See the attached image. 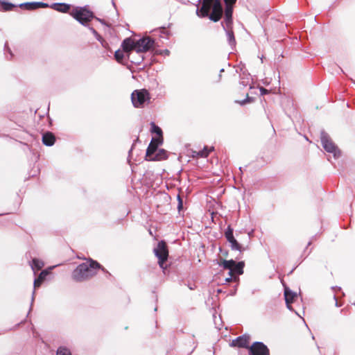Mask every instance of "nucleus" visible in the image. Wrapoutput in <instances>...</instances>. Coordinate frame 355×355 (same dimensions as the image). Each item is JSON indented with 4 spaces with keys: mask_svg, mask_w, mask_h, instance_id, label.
Segmentation results:
<instances>
[{
    "mask_svg": "<svg viewBox=\"0 0 355 355\" xmlns=\"http://www.w3.org/2000/svg\"><path fill=\"white\" fill-rule=\"evenodd\" d=\"M95 269L107 272L98 261L89 259L88 261L79 264L72 272L71 278L76 282H83L96 275Z\"/></svg>",
    "mask_w": 355,
    "mask_h": 355,
    "instance_id": "nucleus-1",
    "label": "nucleus"
},
{
    "mask_svg": "<svg viewBox=\"0 0 355 355\" xmlns=\"http://www.w3.org/2000/svg\"><path fill=\"white\" fill-rule=\"evenodd\" d=\"M70 15L80 24L89 26L88 23L95 17L92 11L87 9L86 6L76 7Z\"/></svg>",
    "mask_w": 355,
    "mask_h": 355,
    "instance_id": "nucleus-2",
    "label": "nucleus"
},
{
    "mask_svg": "<svg viewBox=\"0 0 355 355\" xmlns=\"http://www.w3.org/2000/svg\"><path fill=\"white\" fill-rule=\"evenodd\" d=\"M320 141L324 149L329 153H332L335 159L340 155V151L337 146L333 142L327 132L324 130L320 131Z\"/></svg>",
    "mask_w": 355,
    "mask_h": 355,
    "instance_id": "nucleus-3",
    "label": "nucleus"
},
{
    "mask_svg": "<svg viewBox=\"0 0 355 355\" xmlns=\"http://www.w3.org/2000/svg\"><path fill=\"white\" fill-rule=\"evenodd\" d=\"M150 94L146 89H136L131 94V101L135 107H142L150 101Z\"/></svg>",
    "mask_w": 355,
    "mask_h": 355,
    "instance_id": "nucleus-4",
    "label": "nucleus"
},
{
    "mask_svg": "<svg viewBox=\"0 0 355 355\" xmlns=\"http://www.w3.org/2000/svg\"><path fill=\"white\" fill-rule=\"evenodd\" d=\"M223 12V8L221 0H214L209 5V12L207 17L214 22H218L221 19Z\"/></svg>",
    "mask_w": 355,
    "mask_h": 355,
    "instance_id": "nucleus-5",
    "label": "nucleus"
},
{
    "mask_svg": "<svg viewBox=\"0 0 355 355\" xmlns=\"http://www.w3.org/2000/svg\"><path fill=\"white\" fill-rule=\"evenodd\" d=\"M155 40L150 37H143L135 41V52L140 55L154 48Z\"/></svg>",
    "mask_w": 355,
    "mask_h": 355,
    "instance_id": "nucleus-6",
    "label": "nucleus"
},
{
    "mask_svg": "<svg viewBox=\"0 0 355 355\" xmlns=\"http://www.w3.org/2000/svg\"><path fill=\"white\" fill-rule=\"evenodd\" d=\"M248 355H270V349L263 342L255 341L248 347Z\"/></svg>",
    "mask_w": 355,
    "mask_h": 355,
    "instance_id": "nucleus-7",
    "label": "nucleus"
},
{
    "mask_svg": "<svg viewBox=\"0 0 355 355\" xmlns=\"http://www.w3.org/2000/svg\"><path fill=\"white\" fill-rule=\"evenodd\" d=\"M214 0H198L195 6L197 7L196 15L199 17H206L208 16L209 5Z\"/></svg>",
    "mask_w": 355,
    "mask_h": 355,
    "instance_id": "nucleus-8",
    "label": "nucleus"
},
{
    "mask_svg": "<svg viewBox=\"0 0 355 355\" xmlns=\"http://www.w3.org/2000/svg\"><path fill=\"white\" fill-rule=\"evenodd\" d=\"M250 338V336L248 334H243L242 336H238L232 340L230 346L238 347L239 348H246L248 349V347H250L248 345Z\"/></svg>",
    "mask_w": 355,
    "mask_h": 355,
    "instance_id": "nucleus-9",
    "label": "nucleus"
},
{
    "mask_svg": "<svg viewBox=\"0 0 355 355\" xmlns=\"http://www.w3.org/2000/svg\"><path fill=\"white\" fill-rule=\"evenodd\" d=\"M19 7L27 10H34L40 8H49V4L42 1L24 2L19 4Z\"/></svg>",
    "mask_w": 355,
    "mask_h": 355,
    "instance_id": "nucleus-10",
    "label": "nucleus"
},
{
    "mask_svg": "<svg viewBox=\"0 0 355 355\" xmlns=\"http://www.w3.org/2000/svg\"><path fill=\"white\" fill-rule=\"evenodd\" d=\"M49 272L47 270H43L37 278L34 279V289L33 291L32 297H31V306L33 304V302L35 300V288L40 286L42 282L45 280L46 276L49 275Z\"/></svg>",
    "mask_w": 355,
    "mask_h": 355,
    "instance_id": "nucleus-11",
    "label": "nucleus"
},
{
    "mask_svg": "<svg viewBox=\"0 0 355 355\" xmlns=\"http://www.w3.org/2000/svg\"><path fill=\"white\" fill-rule=\"evenodd\" d=\"M154 252L157 257L158 256L168 257V252L166 243L164 241H159L157 243V248H155L154 249Z\"/></svg>",
    "mask_w": 355,
    "mask_h": 355,
    "instance_id": "nucleus-12",
    "label": "nucleus"
},
{
    "mask_svg": "<svg viewBox=\"0 0 355 355\" xmlns=\"http://www.w3.org/2000/svg\"><path fill=\"white\" fill-rule=\"evenodd\" d=\"M71 7V4L67 3H53L49 5V8L60 12L67 13L69 12Z\"/></svg>",
    "mask_w": 355,
    "mask_h": 355,
    "instance_id": "nucleus-13",
    "label": "nucleus"
},
{
    "mask_svg": "<svg viewBox=\"0 0 355 355\" xmlns=\"http://www.w3.org/2000/svg\"><path fill=\"white\" fill-rule=\"evenodd\" d=\"M121 46L125 53H130L132 50L135 51V41L131 37H127L123 40Z\"/></svg>",
    "mask_w": 355,
    "mask_h": 355,
    "instance_id": "nucleus-14",
    "label": "nucleus"
},
{
    "mask_svg": "<svg viewBox=\"0 0 355 355\" xmlns=\"http://www.w3.org/2000/svg\"><path fill=\"white\" fill-rule=\"evenodd\" d=\"M42 141L44 145L52 146L55 142V137L51 132L47 131L43 133Z\"/></svg>",
    "mask_w": 355,
    "mask_h": 355,
    "instance_id": "nucleus-15",
    "label": "nucleus"
},
{
    "mask_svg": "<svg viewBox=\"0 0 355 355\" xmlns=\"http://www.w3.org/2000/svg\"><path fill=\"white\" fill-rule=\"evenodd\" d=\"M168 151L165 149H158L157 153L150 158H148L149 162L161 161L168 159Z\"/></svg>",
    "mask_w": 355,
    "mask_h": 355,
    "instance_id": "nucleus-16",
    "label": "nucleus"
},
{
    "mask_svg": "<svg viewBox=\"0 0 355 355\" xmlns=\"http://www.w3.org/2000/svg\"><path fill=\"white\" fill-rule=\"evenodd\" d=\"M221 25H222L224 31H225L227 42L230 44V46L232 48L236 46V40H235L234 34L233 31L232 30V28H226L223 22L221 23Z\"/></svg>",
    "mask_w": 355,
    "mask_h": 355,
    "instance_id": "nucleus-17",
    "label": "nucleus"
},
{
    "mask_svg": "<svg viewBox=\"0 0 355 355\" xmlns=\"http://www.w3.org/2000/svg\"><path fill=\"white\" fill-rule=\"evenodd\" d=\"M296 297H297V293L295 292H293L288 288H285L284 299H285L286 305H288V304L293 303Z\"/></svg>",
    "mask_w": 355,
    "mask_h": 355,
    "instance_id": "nucleus-18",
    "label": "nucleus"
},
{
    "mask_svg": "<svg viewBox=\"0 0 355 355\" xmlns=\"http://www.w3.org/2000/svg\"><path fill=\"white\" fill-rule=\"evenodd\" d=\"M157 150L158 147L152 142H150L146 151L145 160L148 161V158L153 157Z\"/></svg>",
    "mask_w": 355,
    "mask_h": 355,
    "instance_id": "nucleus-19",
    "label": "nucleus"
},
{
    "mask_svg": "<svg viewBox=\"0 0 355 355\" xmlns=\"http://www.w3.org/2000/svg\"><path fill=\"white\" fill-rule=\"evenodd\" d=\"M227 241L230 243V247L232 250H237L241 253L245 250L235 238L227 240Z\"/></svg>",
    "mask_w": 355,
    "mask_h": 355,
    "instance_id": "nucleus-20",
    "label": "nucleus"
},
{
    "mask_svg": "<svg viewBox=\"0 0 355 355\" xmlns=\"http://www.w3.org/2000/svg\"><path fill=\"white\" fill-rule=\"evenodd\" d=\"M219 266L223 267V269L229 270L230 271V269H232L234 266L237 263L236 261L234 259H230V260H225L223 259L220 262L218 263Z\"/></svg>",
    "mask_w": 355,
    "mask_h": 355,
    "instance_id": "nucleus-21",
    "label": "nucleus"
},
{
    "mask_svg": "<svg viewBox=\"0 0 355 355\" xmlns=\"http://www.w3.org/2000/svg\"><path fill=\"white\" fill-rule=\"evenodd\" d=\"M245 266V262L243 261L237 262L234 267L232 268L233 270V275L234 274L237 275H241L243 274V268Z\"/></svg>",
    "mask_w": 355,
    "mask_h": 355,
    "instance_id": "nucleus-22",
    "label": "nucleus"
},
{
    "mask_svg": "<svg viewBox=\"0 0 355 355\" xmlns=\"http://www.w3.org/2000/svg\"><path fill=\"white\" fill-rule=\"evenodd\" d=\"M150 132L157 135V137H163V132L160 127L157 125L155 122L150 123Z\"/></svg>",
    "mask_w": 355,
    "mask_h": 355,
    "instance_id": "nucleus-23",
    "label": "nucleus"
},
{
    "mask_svg": "<svg viewBox=\"0 0 355 355\" xmlns=\"http://www.w3.org/2000/svg\"><path fill=\"white\" fill-rule=\"evenodd\" d=\"M31 266L33 270H40L44 266V262L38 259L34 258L32 260Z\"/></svg>",
    "mask_w": 355,
    "mask_h": 355,
    "instance_id": "nucleus-24",
    "label": "nucleus"
},
{
    "mask_svg": "<svg viewBox=\"0 0 355 355\" xmlns=\"http://www.w3.org/2000/svg\"><path fill=\"white\" fill-rule=\"evenodd\" d=\"M0 5L4 11H10L17 7L15 4L6 1H0Z\"/></svg>",
    "mask_w": 355,
    "mask_h": 355,
    "instance_id": "nucleus-25",
    "label": "nucleus"
},
{
    "mask_svg": "<svg viewBox=\"0 0 355 355\" xmlns=\"http://www.w3.org/2000/svg\"><path fill=\"white\" fill-rule=\"evenodd\" d=\"M56 355H71L69 348L65 346H60L56 351Z\"/></svg>",
    "mask_w": 355,
    "mask_h": 355,
    "instance_id": "nucleus-26",
    "label": "nucleus"
},
{
    "mask_svg": "<svg viewBox=\"0 0 355 355\" xmlns=\"http://www.w3.org/2000/svg\"><path fill=\"white\" fill-rule=\"evenodd\" d=\"M214 148L212 146L211 148H208L207 146H205L204 148L199 151L198 155L201 157H207L210 152L214 150Z\"/></svg>",
    "mask_w": 355,
    "mask_h": 355,
    "instance_id": "nucleus-27",
    "label": "nucleus"
},
{
    "mask_svg": "<svg viewBox=\"0 0 355 355\" xmlns=\"http://www.w3.org/2000/svg\"><path fill=\"white\" fill-rule=\"evenodd\" d=\"M225 11H224L225 15H231V16H232L234 6L235 4L230 3H225Z\"/></svg>",
    "mask_w": 355,
    "mask_h": 355,
    "instance_id": "nucleus-28",
    "label": "nucleus"
},
{
    "mask_svg": "<svg viewBox=\"0 0 355 355\" xmlns=\"http://www.w3.org/2000/svg\"><path fill=\"white\" fill-rule=\"evenodd\" d=\"M233 233H234L233 228L230 225H228L225 232V236L227 241L230 240L232 238H234Z\"/></svg>",
    "mask_w": 355,
    "mask_h": 355,
    "instance_id": "nucleus-29",
    "label": "nucleus"
},
{
    "mask_svg": "<svg viewBox=\"0 0 355 355\" xmlns=\"http://www.w3.org/2000/svg\"><path fill=\"white\" fill-rule=\"evenodd\" d=\"M123 52L124 51H122L120 49H118L114 53V58L119 63L122 62V60H123V59L124 58Z\"/></svg>",
    "mask_w": 355,
    "mask_h": 355,
    "instance_id": "nucleus-30",
    "label": "nucleus"
},
{
    "mask_svg": "<svg viewBox=\"0 0 355 355\" xmlns=\"http://www.w3.org/2000/svg\"><path fill=\"white\" fill-rule=\"evenodd\" d=\"M240 85H241L243 87H247L250 85V74L248 73L245 76H243L241 78L240 80Z\"/></svg>",
    "mask_w": 355,
    "mask_h": 355,
    "instance_id": "nucleus-31",
    "label": "nucleus"
},
{
    "mask_svg": "<svg viewBox=\"0 0 355 355\" xmlns=\"http://www.w3.org/2000/svg\"><path fill=\"white\" fill-rule=\"evenodd\" d=\"M232 16L225 15V27L226 28H232Z\"/></svg>",
    "mask_w": 355,
    "mask_h": 355,
    "instance_id": "nucleus-32",
    "label": "nucleus"
},
{
    "mask_svg": "<svg viewBox=\"0 0 355 355\" xmlns=\"http://www.w3.org/2000/svg\"><path fill=\"white\" fill-rule=\"evenodd\" d=\"M150 142H152L153 144H154V145L159 147V146L163 144V142H164L163 137H153L151 139Z\"/></svg>",
    "mask_w": 355,
    "mask_h": 355,
    "instance_id": "nucleus-33",
    "label": "nucleus"
},
{
    "mask_svg": "<svg viewBox=\"0 0 355 355\" xmlns=\"http://www.w3.org/2000/svg\"><path fill=\"white\" fill-rule=\"evenodd\" d=\"M229 277L225 279L226 282H230L231 281L237 282L239 280V278L237 276L233 275V270L230 269V271L228 272Z\"/></svg>",
    "mask_w": 355,
    "mask_h": 355,
    "instance_id": "nucleus-34",
    "label": "nucleus"
},
{
    "mask_svg": "<svg viewBox=\"0 0 355 355\" xmlns=\"http://www.w3.org/2000/svg\"><path fill=\"white\" fill-rule=\"evenodd\" d=\"M253 101L252 97H250L248 94H247V96L245 99L242 101H236L235 103L240 104L241 105H244L247 103H251Z\"/></svg>",
    "mask_w": 355,
    "mask_h": 355,
    "instance_id": "nucleus-35",
    "label": "nucleus"
},
{
    "mask_svg": "<svg viewBox=\"0 0 355 355\" xmlns=\"http://www.w3.org/2000/svg\"><path fill=\"white\" fill-rule=\"evenodd\" d=\"M88 28L89 29V31L92 33V34L94 35V36L95 37V38L99 41V42H102L103 40V38L102 37L98 34V33L93 28V27H91V26H87Z\"/></svg>",
    "mask_w": 355,
    "mask_h": 355,
    "instance_id": "nucleus-36",
    "label": "nucleus"
},
{
    "mask_svg": "<svg viewBox=\"0 0 355 355\" xmlns=\"http://www.w3.org/2000/svg\"><path fill=\"white\" fill-rule=\"evenodd\" d=\"M177 200H178V210L179 212H180L183 209V200L181 198L180 194H178Z\"/></svg>",
    "mask_w": 355,
    "mask_h": 355,
    "instance_id": "nucleus-37",
    "label": "nucleus"
},
{
    "mask_svg": "<svg viewBox=\"0 0 355 355\" xmlns=\"http://www.w3.org/2000/svg\"><path fill=\"white\" fill-rule=\"evenodd\" d=\"M158 263L160 268L165 269V267L164 266V262L167 260L168 257H162L158 256Z\"/></svg>",
    "mask_w": 355,
    "mask_h": 355,
    "instance_id": "nucleus-38",
    "label": "nucleus"
},
{
    "mask_svg": "<svg viewBox=\"0 0 355 355\" xmlns=\"http://www.w3.org/2000/svg\"><path fill=\"white\" fill-rule=\"evenodd\" d=\"M155 54H157V55H169L170 54V51L168 50V49H164V50H155Z\"/></svg>",
    "mask_w": 355,
    "mask_h": 355,
    "instance_id": "nucleus-39",
    "label": "nucleus"
},
{
    "mask_svg": "<svg viewBox=\"0 0 355 355\" xmlns=\"http://www.w3.org/2000/svg\"><path fill=\"white\" fill-rule=\"evenodd\" d=\"M236 72L242 73L243 76H245V75L248 74V73H245L246 69H245V66L243 64L239 66V71L237 69Z\"/></svg>",
    "mask_w": 355,
    "mask_h": 355,
    "instance_id": "nucleus-40",
    "label": "nucleus"
},
{
    "mask_svg": "<svg viewBox=\"0 0 355 355\" xmlns=\"http://www.w3.org/2000/svg\"><path fill=\"white\" fill-rule=\"evenodd\" d=\"M143 60H144V58L142 56H139V58H137V60H131V62L139 65L141 63Z\"/></svg>",
    "mask_w": 355,
    "mask_h": 355,
    "instance_id": "nucleus-41",
    "label": "nucleus"
},
{
    "mask_svg": "<svg viewBox=\"0 0 355 355\" xmlns=\"http://www.w3.org/2000/svg\"><path fill=\"white\" fill-rule=\"evenodd\" d=\"M259 91L261 95H265L269 93L268 90L264 87H260Z\"/></svg>",
    "mask_w": 355,
    "mask_h": 355,
    "instance_id": "nucleus-42",
    "label": "nucleus"
},
{
    "mask_svg": "<svg viewBox=\"0 0 355 355\" xmlns=\"http://www.w3.org/2000/svg\"><path fill=\"white\" fill-rule=\"evenodd\" d=\"M225 3H234L235 4L236 3L237 0H223Z\"/></svg>",
    "mask_w": 355,
    "mask_h": 355,
    "instance_id": "nucleus-43",
    "label": "nucleus"
},
{
    "mask_svg": "<svg viewBox=\"0 0 355 355\" xmlns=\"http://www.w3.org/2000/svg\"><path fill=\"white\" fill-rule=\"evenodd\" d=\"M219 250L220 252H221L223 253V255L225 256V257H227L228 255V252L227 251H224L223 252L221 248H219Z\"/></svg>",
    "mask_w": 355,
    "mask_h": 355,
    "instance_id": "nucleus-44",
    "label": "nucleus"
},
{
    "mask_svg": "<svg viewBox=\"0 0 355 355\" xmlns=\"http://www.w3.org/2000/svg\"><path fill=\"white\" fill-rule=\"evenodd\" d=\"M94 18H95L96 20H98V21H100L101 24H105V21H104L103 19H101L98 18V17H95Z\"/></svg>",
    "mask_w": 355,
    "mask_h": 355,
    "instance_id": "nucleus-45",
    "label": "nucleus"
},
{
    "mask_svg": "<svg viewBox=\"0 0 355 355\" xmlns=\"http://www.w3.org/2000/svg\"><path fill=\"white\" fill-rule=\"evenodd\" d=\"M334 299L335 300L336 306H338L339 305L338 304V300H337L336 296L335 295H334Z\"/></svg>",
    "mask_w": 355,
    "mask_h": 355,
    "instance_id": "nucleus-46",
    "label": "nucleus"
},
{
    "mask_svg": "<svg viewBox=\"0 0 355 355\" xmlns=\"http://www.w3.org/2000/svg\"><path fill=\"white\" fill-rule=\"evenodd\" d=\"M311 243H312V241L311 240V241H309L308 242V243H307V245H306V249L304 250V251L307 249V248H308L309 246H310V245H311Z\"/></svg>",
    "mask_w": 355,
    "mask_h": 355,
    "instance_id": "nucleus-47",
    "label": "nucleus"
},
{
    "mask_svg": "<svg viewBox=\"0 0 355 355\" xmlns=\"http://www.w3.org/2000/svg\"><path fill=\"white\" fill-rule=\"evenodd\" d=\"M286 307L288 308V309H289L291 311H293V307L291 305V304H288V305H286Z\"/></svg>",
    "mask_w": 355,
    "mask_h": 355,
    "instance_id": "nucleus-48",
    "label": "nucleus"
},
{
    "mask_svg": "<svg viewBox=\"0 0 355 355\" xmlns=\"http://www.w3.org/2000/svg\"><path fill=\"white\" fill-rule=\"evenodd\" d=\"M133 146H134V144L132 146V148L130 149V150H129V152H128L129 155L131 153V152H132V150Z\"/></svg>",
    "mask_w": 355,
    "mask_h": 355,
    "instance_id": "nucleus-49",
    "label": "nucleus"
},
{
    "mask_svg": "<svg viewBox=\"0 0 355 355\" xmlns=\"http://www.w3.org/2000/svg\"><path fill=\"white\" fill-rule=\"evenodd\" d=\"M112 3L113 6L114 8H116V5H115V3H114V0L112 1Z\"/></svg>",
    "mask_w": 355,
    "mask_h": 355,
    "instance_id": "nucleus-50",
    "label": "nucleus"
},
{
    "mask_svg": "<svg viewBox=\"0 0 355 355\" xmlns=\"http://www.w3.org/2000/svg\"><path fill=\"white\" fill-rule=\"evenodd\" d=\"M239 169L240 172H241V173H243V168H242V167H239Z\"/></svg>",
    "mask_w": 355,
    "mask_h": 355,
    "instance_id": "nucleus-51",
    "label": "nucleus"
},
{
    "mask_svg": "<svg viewBox=\"0 0 355 355\" xmlns=\"http://www.w3.org/2000/svg\"><path fill=\"white\" fill-rule=\"evenodd\" d=\"M32 306H33V305H32V306L31 305V307H30L29 311H31V309H32ZM29 313H30V312L27 313V315H29Z\"/></svg>",
    "mask_w": 355,
    "mask_h": 355,
    "instance_id": "nucleus-52",
    "label": "nucleus"
},
{
    "mask_svg": "<svg viewBox=\"0 0 355 355\" xmlns=\"http://www.w3.org/2000/svg\"><path fill=\"white\" fill-rule=\"evenodd\" d=\"M189 288L190 290H193V287H192V286H189Z\"/></svg>",
    "mask_w": 355,
    "mask_h": 355,
    "instance_id": "nucleus-53",
    "label": "nucleus"
},
{
    "mask_svg": "<svg viewBox=\"0 0 355 355\" xmlns=\"http://www.w3.org/2000/svg\"><path fill=\"white\" fill-rule=\"evenodd\" d=\"M139 141V137H137L135 140V141Z\"/></svg>",
    "mask_w": 355,
    "mask_h": 355,
    "instance_id": "nucleus-54",
    "label": "nucleus"
},
{
    "mask_svg": "<svg viewBox=\"0 0 355 355\" xmlns=\"http://www.w3.org/2000/svg\"><path fill=\"white\" fill-rule=\"evenodd\" d=\"M223 71H224L223 69H220V72H223Z\"/></svg>",
    "mask_w": 355,
    "mask_h": 355,
    "instance_id": "nucleus-55",
    "label": "nucleus"
},
{
    "mask_svg": "<svg viewBox=\"0 0 355 355\" xmlns=\"http://www.w3.org/2000/svg\"><path fill=\"white\" fill-rule=\"evenodd\" d=\"M157 307H155V309H154V311H157Z\"/></svg>",
    "mask_w": 355,
    "mask_h": 355,
    "instance_id": "nucleus-56",
    "label": "nucleus"
},
{
    "mask_svg": "<svg viewBox=\"0 0 355 355\" xmlns=\"http://www.w3.org/2000/svg\"><path fill=\"white\" fill-rule=\"evenodd\" d=\"M353 83L355 84V81L353 80Z\"/></svg>",
    "mask_w": 355,
    "mask_h": 355,
    "instance_id": "nucleus-57",
    "label": "nucleus"
}]
</instances>
